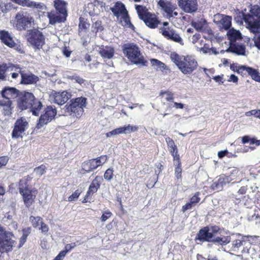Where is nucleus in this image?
I'll use <instances>...</instances> for the list:
<instances>
[{
  "mask_svg": "<svg viewBox=\"0 0 260 260\" xmlns=\"http://www.w3.org/2000/svg\"><path fill=\"white\" fill-rule=\"evenodd\" d=\"M243 20L246 27L254 35L252 40L255 46L260 50V7L252 6L249 13L243 15Z\"/></svg>",
  "mask_w": 260,
  "mask_h": 260,
  "instance_id": "obj_1",
  "label": "nucleus"
},
{
  "mask_svg": "<svg viewBox=\"0 0 260 260\" xmlns=\"http://www.w3.org/2000/svg\"><path fill=\"white\" fill-rule=\"evenodd\" d=\"M170 58L179 70L185 75L190 74L197 69L198 64L194 56H181L173 52L170 55Z\"/></svg>",
  "mask_w": 260,
  "mask_h": 260,
  "instance_id": "obj_2",
  "label": "nucleus"
},
{
  "mask_svg": "<svg viewBox=\"0 0 260 260\" xmlns=\"http://www.w3.org/2000/svg\"><path fill=\"white\" fill-rule=\"evenodd\" d=\"M230 238V242L231 244L228 246L227 248H224L223 250L226 252H237L239 248L243 245L244 247L242 250L243 253H250L251 251L254 249L251 247V239L253 240L256 237H252L250 236H241L240 234H233L231 236H226Z\"/></svg>",
  "mask_w": 260,
  "mask_h": 260,
  "instance_id": "obj_3",
  "label": "nucleus"
},
{
  "mask_svg": "<svg viewBox=\"0 0 260 260\" xmlns=\"http://www.w3.org/2000/svg\"><path fill=\"white\" fill-rule=\"evenodd\" d=\"M18 107L21 110L30 108L33 115L37 116L42 107V104L30 92H25L18 100Z\"/></svg>",
  "mask_w": 260,
  "mask_h": 260,
  "instance_id": "obj_4",
  "label": "nucleus"
},
{
  "mask_svg": "<svg viewBox=\"0 0 260 260\" xmlns=\"http://www.w3.org/2000/svg\"><path fill=\"white\" fill-rule=\"evenodd\" d=\"M87 99L80 97L72 99L63 109L64 114L70 116L74 118H79L84 112V108L86 105Z\"/></svg>",
  "mask_w": 260,
  "mask_h": 260,
  "instance_id": "obj_5",
  "label": "nucleus"
},
{
  "mask_svg": "<svg viewBox=\"0 0 260 260\" xmlns=\"http://www.w3.org/2000/svg\"><path fill=\"white\" fill-rule=\"evenodd\" d=\"M53 4L56 11H52L48 13L50 23L54 24L56 23L64 22L68 15V3L63 0H55L53 1Z\"/></svg>",
  "mask_w": 260,
  "mask_h": 260,
  "instance_id": "obj_6",
  "label": "nucleus"
},
{
  "mask_svg": "<svg viewBox=\"0 0 260 260\" xmlns=\"http://www.w3.org/2000/svg\"><path fill=\"white\" fill-rule=\"evenodd\" d=\"M123 52L128 59L132 63L145 66L147 62L144 59L138 47L134 44H125Z\"/></svg>",
  "mask_w": 260,
  "mask_h": 260,
  "instance_id": "obj_7",
  "label": "nucleus"
},
{
  "mask_svg": "<svg viewBox=\"0 0 260 260\" xmlns=\"http://www.w3.org/2000/svg\"><path fill=\"white\" fill-rule=\"evenodd\" d=\"M196 240L201 242L217 243L223 246L229 244L231 239L227 237H217L213 238L212 235L209 231L208 226H206L200 230L197 235Z\"/></svg>",
  "mask_w": 260,
  "mask_h": 260,
  "instance_id": "obj_8",
  "label": "nucleus"
},
{
  "mask_svg": "<svg viewBox=\"0 0 260 260\" xmlns=\"http://www.w3.org/2000/svg\"><path fill=\"white\" fill-rule=\"evenodd\" d=\"M15 243L13 234L6 231L0 225V252H8L11 251Z\"/></svg>",
  "mask_w": 260,
  "mask_h": 260,
  "instance_id": "obj_9",
  "label": "nucleus"
},
{
  "mask_svg": "<svg viewBox=\"0 0 260 260\" xmlns=\"http://www.w3.org/2000/svg\"><path fill=\"white\" fill-rule=\"evenodd\" d=\"M26 37L27 41L35 48L40 49L45 44L44 36L37 29L28 30Z\"/></svg>",
  "mask_w": 260,
  "mask_h": 260,
  "instance_id": "obj_10",
  "label": "nucleus"
},
{
  "mask_svg": "<svg viewBox=\"0 0 260 260\" xmlns=\"http://www.w3.org/2000/svg\"><path fill=\"white\" fill-rule=\"evenodd\" d=\"M8 68L11 69V71H17L20 73L22 84H33L36 83L39 80V77L34 74L24 73L19 65L10 64Z\"/></svg>",
  "mask_w": 260,
  "mask_h": 260,
  "instance_id": "obj_11",
  "label": "nucleus"
},
{
  "mask_svg": "<svg viewBox=\"0 0 260 260\" xmlns=\"http://www.w3.org/2000/svg\"><path fill=\"white\" fill-rule=\"evenodd\" d=\"M45 111V113L41 115L35 129L41 128L44 125L50 122L56 115V109L52 106H48Z\"/></svg>",
  "mask_w": 260,
  "mask_h": 260,
  "instance_id": "obj_12",
  "label": "nucleus"
},
{
  "mask_svg": "<svg viewBox=\"0 0 260 260\" xmlns=\"http://www.w3.org/2000/svg\"><path fill=\"white\" fill-rule=\"evenodd\" d=\"M71 93L67 91L61 92L53 91L50 94L49 100L51 103L56 104L58 105H63L70 99L71 98Z\"/></svg>",
  "mask_w": 260,
  "mask_h": 260,
  "instance_id": "obj_13",
  "label": "nucleus"
},
{
  "mask_svg": "<svg viewBox=\"0 0 260 260\" xmlns=\"http://www.w3.org/2000/svg\"><path fill=\"white\" fill-rule=\"evenodd\" d=\"M28 125V122L24 118H21L16 120L12 136L13 138H18L25 131Z\"/></svg>",
  "mask_w": 260,
  "mask_h": 260,
  "instance_id": "obj_14",
  "label": "nucleus"
},
{
  "mask_svg": "<svg viewBox=\"0 0 260 260\" xmlns=\"http://www.w3.org/2000/svg\"><path fill=\"white\" fill-rule=\"evenodd\" d=\"M178 4L180 8L186 13H193L198 9L197 0H178Z\"/></svg>",
  "mask_w": 260,
  "mask_h": 260,
  "instance_id": "obj_15",
  "label": "nucleus"
},
{
  "mask_svg": "<svg viewBox=\"0 0 260 260\" xmlns=\"http://www.w3.org/2000/svg\"><path fill=\"white\" fill-rule=\"evenodd\" d=\"M160 32L168 39L171 40L182 45H183L182 39L174 29L170 28H160Z\"/></svg>",
  "mask_w": 260,
  "mask_h": 260,
  "instance_id": "obj_16",
  "label": "nucleus"
},
{
  "mask_svg": "<svg viewBox=\"0 0 260 260\" xmlns=\"http://www.w3.org/2000/svg\"><path fill=\"white\" fill-rule=\"evenodd\" d=\"M191 25L198 31L209 32V31H211L208 26L206 20L202 17H199L192 20Z\"/></svg>",
  "mask_w": 260,
  "mask_h": 260,
  "instance_id": "obj_17",
  "label": "nucleus"
},
{
  "mask_svg": "<svg viewBox=\"0 0 260 260\" xmlns=\"http://www.w3.org/2000/svg\"><path fill=\"white\" fill-rule=\"evenodd\" d=\"M23 197V200L25 205L27 207H30L37 195V191L34 189H25L23 192L20 193Z\"/></svg>",
  "mask_w": 260,
  "mask_h": 260,
  "instance_id": "obj_18",
  "label": "nucleus"
},
{
  "mask_svg": "<svg viewBox=\"0 0 260 260\" xmlns=\"http://www.w3.org/2000/svg\"><path fill=\"white\" fill-rule=\"evenodd\" d=\"M230 176L225 175L220 176L217 181H214L211 185V187L215 190H220L222 189L224 185L227 183H230L233 181Z\"/></svg>",
  "mask_w": 260,
  "mask_h": 260,
  "instance_id": "obj_19",
  "label": "nucleus"
},
{
  "mask_svg": "<svg viewBox=\"0 0 260 260\" xmlns=\"http://www.w3.org/2000/svg\"><path fill=\"white\" fill-rule=\"evenodd\" d=\"M16 21V27L18 29H25L27 27V25L30 24V19L26 16H24L21 13H18L15 16Z\"/></svg>",
  "mask_w": 260,
  "mask_h": 260,
  "instance_id": "obj_20",
  "label": "nucleus"
},
{
  "mask_svg": "<svg viewBox=\"0 0 260 260\" xmlns=\"http://www.w3.org/2000/svg\"><path fill=\"white\" fill-rule=\"evenodd\" d=\"M99 52L103 58L110 59L113 57L115 49L112 46L102 45L99 47Z\"/></svg>",
  "mask_w": 260,
  "mask_h": 260,
  "instance_id": "obj_21",
  "label": "nucleus"
},
{
  "mask_svg": "<svg viewBox=\"0 0 260 260\" xmlns=\"http://www.w3.org/2000/svg\"><path fill=\"white\" fill-rule=\"evenodd\" d=\"M110 10L118 19H119L120 16L128 12L125 5L120 2H117L114 6L110 8Z\"/></svg>",
  "mask_w": 260,
  "mask_h": 260,
  "instance_id": "obj_22",
  "label": "nucleus"
},
{
  "mask_svg": "<svg viewBox=\"0 0 260 260\" xmlns=\"http://www.w3.org/2000/svg\"><path fill=\"white\" fill-rule=\"evenodd\" d=\"M0 39L7 46H14V41L10 34L6 30H0Z\"/></svg>",
  "mask_w": 260,
  "mask_h": 260,
  "instance_id": "obj_23",
  "label": "nucleus"
},
{
  "mask_svg": "<svg viewBox=\"0 0 260 260\" xmlns=\"http://www.w3.org/2000/svg\"><path fill=\"white\" fill-rule=\"evenodd\" d=\"M142 20L147 26L151 28L156 27L159 23L155 16L150 13L147 14Z\"/></svg>",
  "mask_w": 260,
  "mask_h": 260,
  "instance_id": "obj_24",
  "label": "nucleus"
},
{
  "mask_svg": "<svg viewBox=\"0 0 260 260\" xmlns=\"http://www.w3.org/2000/svg\"><path fill=\"white\" fill-rule=\"evenodd\" d=\"M18 94V91L13 87L5 88L2 92V96L4 99H11L15 98Z\"/></svg>",
  "mask_w": 260,
  "mask_h": 260,
  "instance_id": "obj_25",
  "label": "nucleus"
},
{
  "mask_svg": "<svg viewBox=\"0 0 260 260\" xmlns=\"http://www.w3.org/2000/svg\"><path fill=\"white\" fill-rule=\"evenodd\" d=\"M99 166L98 161L95 158L84 162L82 165V168L85 171L89 172L96 169Z\"/></svg>",
  "mask_w": 260,
  "mask_h": 260,
  "instance_id": "obj_26",
  "label": "nucleus"
},
{
  "mask_svg": "<svg viewBox=\"0 0 260 260\" xmlns=\"http://www.w3.org/2000/svg\"><path fill=\"white\" fill-rule=\"evenodd\" d=\"M232 18L228 16H222L221 19L217 22L220 29L228 30L231 26Z\"/></svg>",
  "mask_w": 260,
  "mask_h": 260,
  "instance_id": "obj_27",
  "label": "nucleus"
},
{
  "mask_svg": "<svg viewBox=\"0 0 260 260\" xmlns=\"http://www.w3.org/2000/svg\"><path fill=\"white\" fill-rule=\"evenodd\" d=\"M21 6L27 7L30 8H36L40 10H43L45 8V6L43 4L35 2L30 0H23Z\"/></svg>",
  "mask_w": 260,
  "mask_h": 260,
  "instance_id": "obj_28",
  "label": "nucleus"
},
{
  "mask_svg": "<svg viewBox=\"0 0 260 260\" xmlns=\"http://www.w3.org/2000/svg\"><path fill=\"white\" fill-rule=\"evenodd\" d=\"M102 180L103 179L101 176H96L88 188L89 192L93 193H95L100 188Z\"/></svg>",
  "mask_w": 260,
  "mask_h": 260,
  "instance_id": "obj_29",
  "label": "nucleus"
},
{
  "mask_svg": "<svg viewBox=\"0 0 260 260\" xmlns=\"http://www.w3.org/2000/svg\"><path fill=\"white\" fill-rule=\"evenodd\" d=\"M158 5L166 12L169 16L172 15L173 10L171 4L164 0H160L158 3Z\"/></svg>",
  "mask_w": 260,
  "mask_h": 260,
  "instance_id": "obj_30",
  "label": "nucleus"
},
{
  "mask_svg": "<svg viewBox=\"0 0 260 260\" xmlns=\"http://www.w3.org/2000/svg\"><path fill=\"white\" fill-rule=\"evenodd\" d=\"M120 23L122 25L127 27L133 28V25L131 23L130 18L128 14V12L121 15L119 17Z\"/></svg>",
  "mask_w": 260,
  "mask_h": 260,
  "instance_id": "obj_31",
  "label": "nucleus"
},
{
  "mask_svg": "<svg viewBox=\"0 0 260 260\" xmlns=\"http://www.w3.org/2000/svg\"><path fill=\"white\" fill-rule=\"evenodd\" d=\"M12 102L8 99H4L3 100H0V106L4 107L5 114L9 115L11 110Z\"/></svg>",
  "mask_w": 260,
  "mask_h": 260,
  "instance_id": "obj_32",
  "label": "nucleus"
},
{
  "mask_svg": "<svg viewBox=\"0 0 260 260\" xmlns=\"http://www.w3.org/2000/svg\"><path fill=\"white\" fill-rule=\"evenodd\" d=\"M135 9L138 14L139 17L141 20L143 19L144 17L146 16L147 14H150V13L147 12V9L145 6L136 5Z\"/></svg>",
  "mask_w": 260,
  "mask_h": 260,
  "instance_id": "obj_33",
  "label": "nucleus"
},
{
  "mask_svg": "<svg viewBox=\"0 0 260 260\" xmlns=\"http://www.w3.org/2000/svg\"><path fill=\"white\" fill-rule=\"evenodd\" d=\"M31 178L28 176L24 177L20 180L19 183V189L20 193L23 192L25 189H29L28 188L27 181L30 180Z\"/></svg>",
  "mask_w": 260,
  "mask_h": 260,
  "instance_id": "obj_34",
  "label": "nucleus"
},
{
  "mask_svg": "<svg viewBox=\"0 0 260 260\" xmlns=\"http://www.w3.org/2000/svg\"><path fill=\"white\" fill-rule=\"evenodd\" d=\"M150 62L152 66L156 70L162 71L166 68L165 63L157 59H151Z\"/></svg>",
  "mask_w": 260,
  "mask_h": 260,
  "instance_id": "obj_35",
  "label": "nucleus"
},
{
  "mask_svg": "<svg viewBox=\"0 0 260 260\" xmlns=\"http://www.w3.org/2000/svg\"><path fill=\"white\" fill-rule=\"evenodd\" d=\"M198 48L200 49V51L202 52L204 54L209 53V54H217L218 52L216 51V49L214 48H210L209 46L207 44H204L203 47Z\"/></svg>",
  "mask_w": 260,
  "mask_h": 260,
  "instance_id": "obj_36",
  "label": "nucleus"
},
{
  "mask_svg": "<svg viewBox=\"0 0 260 260\" xmlns=\"http://www.w3.org/2000/svg\"><path fill=\"white\" fill-rule=\"evenodd\" d=\"M29 221L34 228H37L40 225L41 222L43 221V219L40 216L35 217L30 216L29 217Z\"/></svg>",
  "mask_w": 260,
  "mask_h": 260,
  "instance_id": "obj_37",
  "label": "nucleus"
},
{
  "mask_svg": "<svg viewBox=\"0 0 260 260\" xmlns=\"http://www.w3.org/2000/svg\"><path fill=\"white\" fill-rule=\"evenodd\" d=\"M227 35L231 39L235 40L241 37V33L233 28H229Z\"/></svg>",
  "mask_w": 260,
  "mask_h": 260,
  "instance_id": "obj_38",
  "label": "nucleus"
},
{
  "mask_svg": "<svg viewBox=\"0 0 260 260\" xmlns=\"http://www.w3.org/2000/svg\"><path fill=\"white\" fill-rule=\"evenodd\" d=\"M159 95L167 101H173L174 99V94L169 90L161 91Z\"/></svg>",
  "mask_w": 260,
  "mask_h": 260,
  "instance_id": "obj_39",
  "label": "nucleus"
},
{
  "mask_svg": "<svg viewBox=\"0 0 260 260\" xmlns=\"http://www.w3.org/2000/svg\"><path fill=\"white\" fill-rule=\"evenodd\" d=\"M12 63L8 64L7 66L6 64H0V80H5L6 78V69L11 71V69H9L8 67Z\"/></svg>",
  "mask_w": 260,
  "mask_h": 260,
  "instance_id": "obj_40",
  "label": "nucleus"
},
{
  "mask_svg": "<svg viewBox=\"0 0 260 260\" xmlns=\"http://www.w3.org/2000/svg\"><path fill=\"white\" fill-rule=\"evenodd\" d=\"M248 74L251 76L253 80L257 82H259L260 74L256 70L250 68V69H249V73Z\"/></svg>",
  "mask_w": 260,
  "mask_h": 260,
  "instance_id": "obj_41",
  "label": "nucleus"
},
{
  "mask_svg": "<svg viewBox=\"0 0 260 260\" xmlns=\"http://www.w3.org/2000/svg\"><path fill=\"white\" fill-rule=\"evenodd\" d=\"M233 52L238 55H244L245 53V48L243 45H235L232 47Z\"/></svg>",
  "mask_w": 260,
  "mask_h": 260,
  "instance_id": "obj_42",
  "label": "nucleus"
},
{
  "mask_svg": "<svg viewBox=\"0 0 260 260\" xmlns=\"http://www.w3.org/2000/svg\"><path fill=\"white\" fill-rule=\"evenodd\" d=\"M124 134H128L131 133L136 132L138 130V127L136 125L128 124L123 126Z\"/></svg>",
  "mask_w": 260,
  "mask_h": 260,
  "instance_id": "obj_43",
  "label": "nucleus"
},
{
  "mask_svg": "<svg viewBox=\"0 0 260 260\" xmlns=\"http://www.w3.org/2000/svg\"><path fill=\"white\" fill-rule=\"evenodd\" d=\"M45 166L42 165L34 169V173L37 177H40L46 172Z\"/></svg>",
  "mask_w": 260,
  "mask_h": 260,
  "instance_id": "obj_44",
  "label": "nucleus"
},
{
  "mask_svg": "<svg viewBox=\"0 0 260 260\" xmlns=\"http://www.w3.org/2000/svg\"><path fill=\"white\" fill-rule=\"evenodd\" d=\"M169 150L171 153L172 156L174 158V160L175 161H179L180 158H179V155L178 153L177 148V146L176 145L173 146L172 147H169Z\"/></svg>",
  "mask_w": 260,
  "mask_h": 260,
  "instance_id": "obj_45",
  "label": "nucleus"
},
{
  "mask_svg": "<svg viewBox=\"0 0 260 260\" xmlns=\"http://www.w3.org/2000/svg\"><path fill=\"white\" fill-rule=\"evenodd\" d=\"M89 27V24L87 23L83 18H80L79 29L80 31H85Z\"/></svg>",
  "mask_w": 260,
  "mask_h": 260,
  "instance_id": "obj_46",
  "label": "nucleus"
},
{
  "mask_svg": "<svg viewBox=\"0 0 260 260\" xmlns=\"http://www.w3.org/2000/svg\"><path fill=\"white\" fill-rule=\"evenodd\" d=\"M239 172V169L236 167L229 168L228 169V174L229 175L228 176H230L231 179H233L234 180L236 177L238 176Z\"/></svg>",
  "mask_w": 260,
  "mask_h": 260,
  "instance_id": "obj_47",
  "label": "nucleus"
},
{
  "mask_svg": "<svg viewBox=\"0 0 260 260\" xmlns=\"http://www.w3.org/2000/svg\"><path fill=\"white\" fill-rule=\"evenodd\" d=\"M251 67H247L246 66H239V67H236V72L244 76L245 75L246 73L248 74L249 73V69H250Z\"/></svg>",
  "mask_w": 260,
  "mask_h": 260,
  "instance_id": "obj_48",
  "label": "nucleus"
},
{
  "mask_svg": "<svg viewBox=\"0 0 260 260\" xmlns=\"http://www.w3.org/2000/svg\"><path fill=\"white\" fill-rule=\"evenodd\" d=\"M123 126L118 127L113 129V131L106 133L107 138L110 137L112 136L124 134Z\"/></svg>",
  "mask_w": 260,
  "mask_h": 260,
  "instance_id": "obj_49",
  "label": "nucleus"
},
{
  "mask_svg": "<svg viewBox=\"0 0 260 260\" xmlns=\"http://www.w3.org/2000/svg\"><path fill=\"white\" fill-rule=\"evenodd\" d=\"M208 229L210 233L212 235L213 238L217 237L216 236L217 234L220 233L221 230L220 228L217 226H211L210 227L208 226Z\"/></svg>",
  "mask_w": 260,
  "mask_h": 260,
  "instance_id": "obj_50",
  "label": "nucleus"
},
{
  "mask_svg": "<svg viewBox=\"0 0 260 260\" xmlns=\"http://www.w3.org/2000/svg\"><path fill=\"white\" fill-rule=\"evenodd\" d=\"M177 167L175 168V176L177 179H180L181 177L182 168L181 167V162L180 160L179 161H176Z\"/></svg>",
  "mask_w": 260,
  "mask_h": 260,
  "instance_id": "obj_51",
  "label": "nucleus"
},
{
  "mask_svg": "<svg viewBox=\"0 0 260 260\" xmlns=\"http://www.w3.org/2000/svg\"><path fill=\"white\" fill-rule=\"evenodd\" d=\"M113 177V169L109 168L107 169L104 175V177L105 179H106L107 181H110L112 179Z\"/></svg>",
  "mask_w": 260,
  "mask_h": 260,
  "instance_id": "obj_52",
  "label": "nucleus"
},
{
  "mask_svg": "<svg viewBox=\"0 0 260 260\" xmlns=\"http://www.w3.org/2000/svg\"><path fill=\"white\" fill-rule=\"evenodd\" d=\"M81 193V191L79 189L76 190L68 198V201L72 202L77 200L79 198Z\"/></svg>",
  "mask_w": 260,
  "mask_h": 260,
  "instance_id": "obj_53",
  "label": "nucleus"
},
{
  "mask_svg": "<svg viewBox=\"0 0 260 260\" xmlns=\"http://www.w3.org/2000/svg\"><path fill=\"white\" fill-rule=\"evenodd\" d=\"M68 78L75 81V82L81 85L84 83V80L77 75L68 76Z\"/></svg>",
  "mask_w": 260,
  "mask_h": 260,
  "instance_id": "obj_54",
  "label": "nucleus"
},
{
  "mask_svg": "<svg viewBox=\"0 0 260 260\" xmlns=\"http://www.w3.org/2000/svg\"><path fill=\"white\" fill-rule=\"evenodd\" d=\"M191 42L195 44L197 42H200L201 44L203 42H204L203 40H201V35L200 34L196 33L191 38Z\"/></svg>",
  "mask_w": 260,
  "mask_h": 260,
  "instance_id": "obj_55",
  "label": "nucleus"
},
{
  "mask_svg": "<svg viewBox=\"0 0 260 260\" xmlns=\"http://www.w3.org/2000/svg\"><path fill=\"white\" fill-rule=\"evenodd\" d=\"M112 214L109 210L106 211L102 215L101 217V220L103 222L106 221L108 218H109Z\"/></svg>",
  "mask_w": 260,
  "mask_h": 260,
  "instance_id": "obj_56",
  "label": "nucleus"
},
{
  "mask_svg": "<svg viewBox=\"0 0 260 260\" xmlns=\"http://www.w3.org/2000/svg\"><path fill=\"white\" fill-rule=\"evenodd\" d=\"M93 193L92 192H89V191L88 190L86 194L85 195L82 202L83 203H87V202H91L92 201V195Z\"/></svg>",
  "mask_w": 260,
  "mask_h": 260,
  "instance_id": "obj_57",
  "label": "nucleus"
},
{
  "mask_svg": "<svg viewBox=\"0 0 260 260\" xmlns=\"http://www.w3.org/2000/svg\"><path fill=\"white\" fill-rule=\"evenodd\" d=\"M39 229L41 230V232L44 235H46L49 230L48 225L42 221L40 224Z\"/></svg>",
  "mask_w": 260,
  "mask_h": 260,
  "instance_id": "obj_58",
  "label": "nucleus"
},
{
  "mask_svg": "<svg viewBox=\"0 0 260 260\" xmlns=\"http://www.w3.org/2000/svg\"><path fill=\"white\" fill-rule=\"evenodd\" d=\"M199 193L197 192L191 199L190 202L194 205L196 204L199 203L200 201V198L199 197Z\"/></svg>",
  "mask_w": 260,
  "mask_h": 260,
  "instance_id": "obj_59",
  "label": "nucleus"
},
{
  "mask_svg": "<svg viewBox=\"0 0 260 260\" xmlns=\"http://www.w3.org/2000/svg\"><path fill=\"white\" fill-rule=\"evenodd\" d=\"M99 166H102L105 164L107 160V156L106 155H102L96 158Z\"/></svg>",
  "mask_w": 260,
  "mask_h": 260,
  "instance_id": "obj_60",
  "label": "nucleus"
},
{
  "mask_svg": "<svg viewBox=\"0 0 260 260\" xmlns=\"http://www.w3.org/2000/svg\"><path fill=\"white\" fill-rule=\"evenodd\" d=\"M76 244L75 243H71V244H67L64 247V250L63 251H66V253L70 251L73 248L76 247Z\"/></svg>",
  "mask_w": 260,
  "mask_h": 260,
  "instance_id": "obj_61",
  "label": "nucleus"
},
{
  "mask_svg": "<svg viewBox=\"0 0 260 260\" xmlns=\"http://www.w3.org/2000/svg\"><path fill=\"white\" fill-rule=\"evenodd\" d=\"M9 157L7 156L0 157V167L6 166Z\"/></svg>",
  "mask_w": 260,
  "mask_h": 260,
  "instance_id": "obj_62",
  "label": "nucleus"
},
{
  "mask_svg": "<svg viewBox=\"0 0 260 260\" xmlns=\"http://www.w3.org/2000/svg\"><path fill=\"white\" fill-rule=\"evenodd\" d=\"M0 9L2 12L6 13L9 11L8 5L1 2L0 3Z\"/></svg>",
  "mask_w": 260,
  "mask_h": 260,
  "instance_id": "obj_63",
  "label": "nucleus"
},
{
  "mask_svg": "<svg viewBox=\"0 0 260 260\" xmlns=\"http://www.w3.org/2000/svg\"><path fill=\"white\" fill-rule=\"evenodd\" d=\"M193 206L194 205L189 202L183 206L182 211L185 212L186 210L191 209Z\"/></svg>",
  "mask_w": 260,
  "mask_h": 260,
  "instance_id": "obj_64",
  "label": "nucleus"
}]
</instances>
